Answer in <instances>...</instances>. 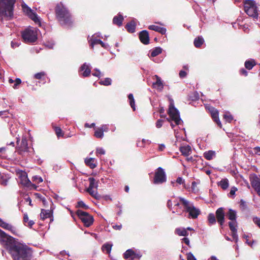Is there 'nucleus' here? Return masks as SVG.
Returning a JSON list of instances; mask_svg holds the SVG:
<instances>
[{
  "label": "nucleus",
  "instance_id": "f257e3e1",
  "mask_svg": "<svg viewBox=\"0 0 260 260\" xmlns=\"http://www.w3.org/2000/svg\"><path fill=\"white\" fill-rule=\"evenodd\" d=\"M0 243L7 250L13 260H34L30 247L20 242L0 229Z\"/></svg>",
  "mask_w": 260,
  "mask_h": 260
},
{
  "label": "nucleus",
  "instance_id": "f03ea898",
  "mask_svg": "<svg viewBox=\"0 0 260 260\" xmlns=\"http://www.w3.org/2000/svg\"><path fill=\"white\" fill-rule=\"evenodd\" d=\"M56 18L62 26H71L73 23L72 16L69 11L61 3L56 5L55 8Z\"/></svg>",
  "mask_w": 260,
  "mask_h": 260
},
{
  "label": "nucleus",
  "instance_id": "7ed1b4c3",
  "mask_svg": "<svg viewBox=\"0 0 260 260\" xmlns=\"http://www.w3.org/2000/svg\"><path fill=\"white\" fill-rule=\"evenodd\" d=\"M16 0H0V17L9 20L13 17Z\"/></svg>",
  "mask_w": 260,
  "mask_h": 260
},
{
  "label": "nucleus",
  "instance_id": "20e7f679",
  "mask_svg": "<svg viewBox=\"0 0 260 260\" xmlns=\"http://www.w3.org/2000/svg\"><path fill=\"white\" fill-rule=\"evenodd\" d=\"M178 199L183 206V211L188 213V218H197L201 213L200 209L196 207L192 202L182 197H179Z\"/></svg>",
  "mask_w": 260,
  "mask_h": 260
},
{
  "label": "nucleus",
  "instance_id": "39448f33",
  "mask_svg": "<svg viewBox=\"0 0 260 260\" xmlns=\"http://www.w3.org/2000/svg\"><path fill=\"white\" fill-rule=\"evenodd\" d=\"M16 143V151L19 154L22 156L29 155L30 148L28 146L27 140L25 137H22L21 141L19 138H17Z\"/></svg>",
  "mask_w": 260,
  "mask_h": 260
},
{
  "label": "nucleus",
  "instance_id": "423d86ee",
  "mask_svg": "<svg viewBox=\"0 0 260 260\" xmlns=\"http://www.w3.org/2000/svg\"><path fill=\"white\" fill-rule=\"evenodd\" d=\"M244 11L250 17L257 18L258 17L257 7L255 2L253 0H246L244 3Z\"/></svg>",
  "mask_w": 260,
  "mask_h": 260
},
{
  "label": "nucleus",
  "instance_id": "0eeeda50",
  "mask_svg": "<svg viewBox=\"0 0 260 260\" xmlns=\"http://www.w3.org/2000/svg\"><path fill=\"white\" fill-rule=\"evenodd\" d=\"M168 113L170 116V118H167L168 121H174L176 125L181 124L182 120L180 117L179 111L175 108L173 100L170 102Z\"/></svg>",
  "mask_w": 260,
  "mask_h": 260
},
{
  "label": "nucleus",
  "instance_id": "6e6552de",
  "mask_svg": "<svg viewBox=\"0 0 260 260\" xmlns=\"http://www.w3.org/2000/svg\"><path fill=\"white\" fill-rule=\"evenodd\" d=\"M22 37L25 43H34L38 38L37 31L32 28H26L22 32Z\"/></svg>",
  "mask_w": 260,
  "mask_h": 260
},
{
  "label": "nucleus",
  "instance_id": "1a4fd4ad",
  "mask_svg": "<svg viewBox=\"0 0 260 260\" xmlns=\"http://www.w3.org/2000/svg\"><path fill=\"white\" fill-rule=\"evenodd\" d=\"M88 180L89 181V185L86 189V191L94 199L96 200L101 199V196L98 193L96 190L98 187V182L92 177L89 178Z\"/></svg>",
  "mask_w": 260,
  "mask_h": 260
},
{
  "label": "nucleus",
  "instance_id": "9d476101",
  "mask_svg": "<svg viewBox=\"0 0 260 260\" xmlns=\"http://www.w3.org/2000/svg\"><path fill=\"white\" fill-rule=\"evenodd\" d=\"M76 214L85 226L89 227L93 224L94 221L93 217L87 212L81 210H78L76 212Z\"/></svg>",
  "mask_w": 260,
  "mask_h": 260
},
{
  "label": "nucleus",
  "instance_id": "9b49d317",
  "mask_svg": "<svg viewBox=\"0 0 260 260\" xmlns=\"http://www.w3.org/2000/svg\"><path fill=\"white\" fill-rule=\"evenodd\" d=\"M166 181L167 176L164 169L158 167L155 171L153 183L155 184H160Z\"/></svg>",
  "mask_w": 260,
  "mask_h": 260
},
{
  "label": "nucleus",
  "instance_id": "f8f14e48",
  "mask_svg": "<svg viewBox=\"0 0 260 260\" xmlns=\"http://www.w3.org/2000/svg\"><path fill=\"white\" fill-rule=\"evenodd\" d=\"M22 7L23 11L35 23L40 24V20L36 13H34L32 10L26 4H22Z\"/></svg>",
  "mask_w": 260,
  "mask_h": 260
},
{
  "label": "nucleus",
  "instance_id": "ddd939ff",
  "mask_svg": "<svg viewBox=\"0 0 260 260\" xmlns=\"http://www.w3.org/2000/svg\"><path fill=\"white\" fill-rule=\"evenodd\" d=\"M215 216L218 223L221 226H222L225 221V212L224 208L222 207L218 208L215 212Z\"/></svg>",
  "mask_w": 260,
  "mask_h": 260
},
{
  "label": "nucleus",
  "instance_id": "4468645a",
  "mask_svg": "<svg viewBox=\"0 0 260 260\" xmlns=\"http://www.w3.org/2000/svg\"><path fill=\"white\" fill-rule=\"evenodd\" d=\"M209 110L214 121L217 123L220 128H221L222 124L219 118V113L218 110L212 107H211Z\"/></svg>",
  "mask_w": 260,
  "mask_h": 260
},
{
  "label": "nucleus",
  "instance_id": "2eb2a0df",
  "mask_svg": "<svg viewBox=\"0 0 260 260\" xmlns=\"http://www.w3.org/2000/svg\"><path fill=\"white\" fill-rule=\"evenodd\" d=\"M0 226L2 228L10 231L13 234L17 235V230L16 228L12 224L5 222L0 218Z\"/></svg>",
  "mask_w": 260,
  "mask_h": 260
},
{
  "label": "nucleus",
  "instance_id": "dca6fc26",
  "mask_svg": "<svg viewBox=\"0 0 260 260\" xmlns=\"http://www.w3.org/2000/svg\"><path fill=\"white\" fill-rule=\"evenodd\" d=\"M153 79H156V81L152 84L153 87L158 91H162L164 88V84L161 78L155 75L153 77Z\"/></svg>",
  "mask_w": 260,
  "mask_h": 260
},
{
  "label": "nucleus",
  "instance_id": "f3484780",
  "mask_svg": "<svg viewBox=\"0 0 260 260\" xmlns=\"http://www.w3.org/2000/svg\"><path fill=\"white\" fill-rule=\"evenodd\" d=\"M250 182L252 187L257 191L260 196V179L255 175L250 179Z\"/></svg>",
  "mask_w": 260,
  "mask_h": 260
},
{
  "label": "nucleus",
  "instance_id": "a211bd4d",
  "mask_svg": "<svg viewBox=\"0 0 260 260\" xmlns=\"http://www.w3.org/2000/svg\"><path fill=\"white\" fill-rule=\"evenodd\" d=\"M139 39L144 44H148L149 43L148 32L147 30H142L139 34Z\"/></svg>",
  "mask_w": 260,
  "mask_h": 260
},
{
  "label": "nucleus",
  "instance_id": "6ab92c4d",
  "mask_svg": "<svg viewBox=\"0 0 260 260\" xmlns=\"http://www.w3.org/2000/svg\"><path fill=\"white\" fill-rule=\"evenodd\" d=\"M52 216L53 212L52 210L42 209L41 212L40 213V217L43 220H45L46 218H51L50 220L52 221Z\"/></svg>",
  "mask_w": 260,
  "mask_h": 260
},
{
  "label": "nucleus",
  "instance_id": "aec40b11",
  "mask_svg": "<svg viewBox=\"0 0 260 260\" xmlns=\"http://www.w3.org/2000/svg\"><path fill=\"white\" fill-rule=\"evenodd\" d=\"M179 150L182 154L185 156L189 155L191 153V148L188 145L182 146L180 147Z\"/></svg>",
  "mask_w": 260,
  "mask_h": 260
},
{
  "label": "nucleus",
  "instance_id": "412c9836",
  "mask_svg": "<svg viewBox=\"0 0 260 260\" xmlns=\"http://www.w3.org/2000/svg\"><path fill=\"white\" fill-rule=\"evenodd\" d=\"M81 71H83L82 76L84 77H88L90 75L91 73V69L90 68L89 64L84 63L80 68Z\"/></svg>",
  "mask_w": 260,
  "mask_h": 260
},
{
  "label": "nucleus",
  "instance_id": "4be33fe9",
  "mask_svg": "<svg viewBox=\"0 0 260 260\" xmlns=\"http://www.w3.org/2000/svg\"><path fill=\"white\" fill-rule=\"evenodd\" d=\"M148 28L150 30L158 32L162 35L165 34L166 32V29L165 27H161L155 25H149Z\"/></svg>",
  "mask_w": 260,
  "mask_h": 260
},
{
  "label": "nucleus",
  "instance_id": "5701e85b",
  "mask_svg": "<svg viewBox=\"0 0 260 260\" xmlns=\"http://www.w3.org/2000/svg\"><path fill=\"white\" fill-rule=\"evenodd\" d=\"M96 44H100L102 47L104 48H107V45L105 44L103 41L101 40L92 38L91 39V43L90 46L92 48H93L94 45Z\"/></svg>",
  "mask_w": 260,
  "mask_h": 260
},
{
  "label": "nucleus",
  "instance_id": "b1692460",
  "mask_svg": "<svg viewBox=\"0 0 260 260\" xmlns=\"http://www.w3.org/2000/svg\"><path fill=\"white\" fill-rule=\"evenodd\" d=\"M226 216L231 221L236 220L237 212L235 210L230 209L226 213Z\"/></svg>",
  "mask_w": 260,
  "mask_h": 260
},
{
  "label": "nucleus",
  "instance_id": "393cba45",
  "mask_svg": "<svg viewBox=\"0 0 260 260\" xmlns=\"http://www.w3.org/2000/svg\"><path fill=\"white\" fill-rule=\"evenodd\" d=\"M203 156L207 160H210L215 157L216 153L214 151L209 150L205 152Z\"/></svg>",
  "mask_w": 260,
  "mask_h": 260
},
{
  "label": "nucleus",
  "instance_id": "a878e982",
  "mask_svg": "<svg viewBox=\"0 0 260 260\" xmlns=\"http://www.w3.org/2000/svg\"><path fill=\"white\" fill-rule=\"evenodd\" d=\"M123 20V16L119 14L117 16H115L113 19V23L114 24H116L119 26H120L122 24V21Z\"/></svg>",
  "mask_w": 260,
  "mask_h": 260
},
{
  "label": "nucleus",
  "instance_id": "bb28decb",
  "mask_svg": "<svg viewBox=\"0 0 260 260\" xmlns=\"http://www.w3.org/2000/svg\"><path fill=\"white\" fill-rule=\"evenodd\" d=\"M112 246V244L106 243L102 246V250L104 253L109 254L111 252Z\"/></svg>",
  "mask_w": 260,
  "mask_h": 260
},
{
  "label": "nucleus",
  "instance_id": "cd10ccee",
  "mask_svg": "<svg viewBox=\"0 0 260 260\" xmlns=\"http://www.w3.org/2000/svg\"><path fill=\"white\" fill-rule=\"evenodd\" d=\"M125 28L129 32H134L136 28L135 22L134 21H131L127 23L125 26Z\"/></svg>",
  "mask_w": 260,
  "mask_h": 260
},
{
  "label": "nucleus",
  "instance_id": "c85d7f7f",
  "mask_svg": "<svg viewBox=\"0 0 260 260\" xmlns=\"http://www.w3.org/2000/svg\"><path fill=\"white\" fill-rule=\"evenodd\" d=\"M94 161L95 159L93 158H86L85 159V163L91 169H94L96 167V165Z\"/></svg>",
  "mask_w": 260,
  "mask_h": 260
},
{
  "label": "nucleus",
  "instance_id": "c756f323",
  "mask_svg": "<svg viewBox=\"0 0 260 260\" xmlns=\"http://www.w3.org/2000/svg\"><path fill=\"white\" fill-rule=\"evenodd\" d=\"M175 233L180 236H187L188 235V232L185 228H177L175 231Z\"/></svg>",
  "mask_w": 260,
  "mask_h": 260
},
{
  "label": "nucleus",
  "instance_id": "7c9ffc66",
  "mask_svg": "<svg viewBox=\"0 0 260 260\" xmlns=\"http://www.w3.org/2000/svg\"><path fill=\"white\" fill-rule=\"evenodd\" d=\"M204 40L202 37H198L195 38L193 44L196 47L200 48L204 43Z\"/></svg>",
  "mask_w": 260,
  "mask_h": 260
},
{
  "label": "nucleus",
  "instance_id": "2f4dec72",
  "mask_svg": "<svg viewBox=\"0 0 260 260\" xmlns=\"http://www.w3.org/2000/svg\"><path fill=\"white\" fill-rule=\"evenodd\" d=\"M209 225L215 224L216 222V216L213 213H209L207 217Z\"/></svg>",
  "mask_w": 260,
  "mask_h": 260
},
{
  "label": "nucleus",
  "instance_id": "473e14b6",
  "mask_svg": "<svg viewBox=\"0 0 260 260\" xmlns=\"http://www.w3.org/2000/svg\"><path fill=\"white\" fill-rule=\"evenodd\" d=\"M124 257L125 258H128L131 257L132 259H134L135 258V253L133 250L131 249H128L126 250L125 252L124 253Z\"/></svg>",
  "mask_w": 260,
  "mask_h": 260
},
{
  "label": "nucleus",
  "instance_id": "72a5a7b5",
  "mask_svg": "<svg viewBox=\"0 0 260 260\" xmlns=\"http://www.w3.org/2000/svg\"><path fill=\"white\" fill-rule=\"evenodd\" d=\"M162 52V49L159 47H155L151 50V56L155 57Z\"/></svg>",
  "mask_w": 260,
  "mask_h": 260
},
{
  "label": "nucleus",
  "instance_id": "f704fd0d",
  "mask_svg": "<svg viewBox=\"0 0 260 260\" xmlns=\"http://www.w3.org/2000/svg\"><path fill=\"white\" fill-rule=\"evenodd\" d=\"M255 65V62L254 60H246L245 62V67L247 70H251Z\"/></svg>",
  "mask_w": 260,
  "mask_h": 260
},
{
  "label": "nucleus",
  "instance_id": "c9c22d12",
  "mask_svg": "<svg viewBox=\"0 0 260 260\" xmlns=\"http://www.w3.org/2000/svg\"><path fill=\"white\" fill-rule=\"evenodd\" d=\"M223 189H226L229 187L228 180L226 179H222L218 184Z\"/></svg>",
  "mask_w": 260,
  "mask_h": 260
},
{
  "label": "nucleus",
  "instance_id": "e433bc0d",
  "mask_svg": "<svg viewBox=\"0 0 260 260\" xmlns=\"http://www.w3.org/2000/svg\"><path fill=\"white\" fill-rule=\"evenodd\" d=\"M112 80L110 78H106L99 82V84L102 85L109 86L111 84Z\"/></svg>",
  "mask_w": 260,
  "mask_h": 260
},
{
  "label": "nucleus",
  "instance_id": "4c0bfd02",
  "mask_svg": "<svg viewBox=\"0 0 260 260\" xmlns=\"http://www.w3.org/2000/svg\"><path fill=\"white\" fill-rule=\"evenodd\" d=\"M229 226L231 232L237 231L236 226H237V223L236 220L230 221L229 222Z\"/></svg>",
  "mask_w": 260,
  "mask_h": 260
},
{
  "label": "nucleus",
  "instance_id": "58836bf2",
  "mask_svg": "<svg viewBox=\"0 0 260 260\" xmlns=\"http://www.w3.org/2000/svg\"><path fill=\"white\" fill-rule=\"evenodd\" d=\"M128 98L129 100V104H130L131 107L132 108L133 110L135 111L136 109V108H135V100H134L133 94L132 93L129 94L128 95Z\"/></svg>",
  "mask_w": 260,
  "mask_h": 260
},
{
  "label": "nucleus",
  "instance_id": "ea45409f",
  "mask_svg": "<svg viewBox=\"0 0 260 260\" xmlns=\"http://www.w3.org/2000/svg\"><path fill=\"white\" fill-rule=\"evenodd\" d=\"M94 136L97 138H103L104 137V132L99 127L94 132Z\"/></svg>",
  "mask_w": 260,
  "mask_h": 260
},
{
  "label": "nucleus",
  "instance_id": "a19ab883",
  "mask_svg": "<svg viewBox=\"0 0 260 260\" xmlns=\"http://www.w3.org/2000/svg\"><path fill=\"white\" fill-rule=\"evenodd\" d=\"M223 118L228 122H231L233 119L232 115L230 113H225L224 114Z\"/></svg>",
  "mask_w": 260,
  "mask_h": 260
},
{
  "label": "nucleus",
  "instance_id": "79ce46f5",
  "mask_svg": "<svg viewBox=\"0 0 260 260\" xmlns=\"http://www.w3.org/2000/svg\"><path fill=\"white\" fill-rule=\"evenodd\" d=\"M77 207H79V208H84V209H87L89 208L88 206L87 205H86L82 201L78 202Z\"/></svg>",
  "mask_w": 260,
  "mask_h": 260
},
{
  "label": "nucleus",
  "instance_id": "37998d69",
  "mask_svg": "<svg viewBox=\"0 0 260 260\" xmlns=\"http://www.w3.org/2000/svg\"><path fill=\"white\" fill-rule=\"evenodd\" d=\"M54 130L55 131L56 135L58 137H60L63 136V134L62 133V130L60 127H55Z\"/></svg>",
  "mask_w": 260,
  "mask_h": 260
},
{
  "label": "nucleus",
  "instance_id": "c03bdc74",
  "mask_svg": "<svg viewBox=\"0 0 260 260\" xmlns=\"http://www.w3.org/2000/svg\"><path fill=\"white\" fill-rule=\"evenodd\" d=\"M45 75L44 72L38 73L34 75L35 78L37 79H41Z\"/></svg>",
  "mask_w": 260,
  "mask_h": 260
},
{
  "label": "nucleus",
  "instance_id": "a18cd8bd",
  "mask_svg": "<svg viewBox=\"0 0 260 260\" xmlns=\"http://www.w3.org/2000/svg\"><path fill=\"white\" fill-rule=\"evenodd\" d=\"M164 122V120L162 119H158L156 122V127L158 128H160Z\"/></svg>",
  "mask_w": 260,
  "mask_h": 260
},
{
  "label": "nucleus",
  "instance_id": "49530a36",
  "mask_svg": "<svg viewBox=\"0 0 260 260\" xmlns=\"http://www.w3.org/2000/svg\"><path fill=\"white\" fill-rule=\"evenodd\" d=\"M15 84H14V85L13 86V87L15 89H16L17 88V86L18 85H19V84H21V80L19 78H16L15 80Z\"/></svg>",
  "mask_w": 260,
  "mask_h": 260
},
{
  "label": "nucleus",
  "instance_id": "de8ad7c7",
  "mask_svg": "<svg viewBox=\"0 0 260 260\" xmlns=\"http://www.w3.org/2000/svg\"><path fill=\"white\" fill-rule=\"evenodd\" d=\"M33 181H35L37 183L39 184L43 182V179L41 177L34 176L33 177Z\"/></svg>",
  "mask_w": 260,
  "mask_h": 260
},
{
  "label": "nucleus",
  "instance_id": "09e8293b",
  "mask_svg": "<svg viewBox=\"0 0 260 260\" xmlns=\"http://www.w3.org/2000/svg\"><path fill=\"white\" fill-rule=\"evenodd\" d=\"M187 260H197L191 252L187 254Z\"/></svg>",
  "mask_w": 260,
  "mask_h": 260
},
{
  "label": "nucleus",
  "instance_id": "8fccbe9b",
  "mask_svg": "<svg viewBox=\"0 0 260 260\" xmlns=\"http://www.w3.org/2000/svg\"><path fill=\"white\" fill-rule=\"evenodd\" d=\"M253 221L260 228V218L255 217L253 218Z\"/></svg>",
  "mask_w": 260,
  "mask_h": 260
},
{
  "label": "nucleus",
  "instance_id": "3c124183",
  "mask_svg": "<svg viewBox=\"0 0 260 260\" xmlns=\"http://www.w3.org/2000/svg\"><path fill=\"white\" fill-rule=\"evenodd\" d=\"M103 132H108L109 128H108V125L106 124L102 125L100 127H99Z\"/></svg>",
  "mask_w": 260,
  "mask_h": 260
},
{
  "label": "nucleus",
  "instance_id": "603ef678",
  "mask_svg": "<svg viewBox=\"0 0 260 260\" xmlns=\"http://www.w3.org/2000/svg\"><path fill=\"white\" fill-rule=\"evenodd\" d=\"M96 153L101 155L105 154V151L102 148H98L96 149Z\"/></svg>",
  "mask_w": 260,
  "mask_h": 260
},
{
  "label": "nucleus",
  "instance_id": "864d4df0",
  "mask_svg": "<svg viewBox=\"0 0 260 260\" xmlns=\"http://www.w3.org/2000/svg\"><path fill=\"white\" fill-rule=\"evenodd\" d=\"M95 72L92 73V75L100 78L101 77V73L99 70L95 69Z\"/></svg>",
  "mask_w": 260,
  "mask_h": 260
},
{
  "label": "nucleus",
  "instance_id": "5fc2aeb1",
  "mask_svg": "<svg viewBox=\"0 0 260 260\" xmlns=\"http://www.w3.org/2000/svg\"><path fill=\"white\" fill-rule=\"evenodd\" d=\"M176 182L179 184H182L184 183V180L181 177H178L176 179Z\"/></svg>",
  "mask_w": 260,
  "mask_h": 260
},
{
  "label": "nucleus",
  "instance_id": "6e6d98bb",
  "mask_svg": "<svg viewBox=\"0 0 260 260\" xmlns=\"http://www.w3.org/2000/svg\"><path fill=\"white\" fill-rule=\"evenodd\" d=\"M237 190V189L235 187H233L231 189L230 194L232 196H233L235 194L236 191Z\"/></svg>",
  "mask_w": 260,
  "mask_h": 260
},
{
  "label": "nucleus",
  "instance_id": "4d7b16f0",
  "mask_svg": "<svg viewBox=\"0 0 260 260\" xmlns=\"http://www.w3.org/2000/svg\"><path fill=\"white\" fill-rule=\"evenodd\" d=\"M186 76V72L184 71H180L179 72V76L181 78H184Z\"/></svg>",
  "mask_w": 260,
  "mask_h": 260
},
{
  "label": "nucleus",
  "instance_id": "13d9d810",
  "mask_svg": "<svg viewBox=\"0 0 260 260\" xmlns=\"http://www.w3.org/2000/svg\"><path fill=\"white\" fill-rule=\"evenodd\" d=\"M237 230L235 232H232V236H233V238L236 240V241L238 240V235H237Z\"/></svg>",
  "mask_w": 260,
  "mask_h": 260
},
{
  "label": "nucleus",
  "instance_id": "bf43d9fd",
  "mask_svg": "<svg viewBox=\"0 0 260 260\" xmlns=\"http://www.w3.org/2000/svg\"><path fill=\"white\" fill-rule=\"evenodd\" d=\"M240 73L241 75L246 76L247 75V72L244 69H241L240 70Z\"/></svg>",
  "mask_w": 260,
  "mask_h": 260
},
{
  "label": "nucleus",
  "instance_id": "052dcab7",
  "mask_svg": "<svg viewBox=\"0 0 260 260\" xmlns=\"http://www.w3.org/2000/svg\"><path fill=\"white\" fill-rule=\"evenodd\" d=\"M25 201L27 203H28V204L30 206H32V205L31 204V199L29 197H27L25 198Z\"/></svg>",
  "mask_w": 260,
  "mask_h": 260
},
{
  "label": "nucleus",
  "instance_id": "680f3d73",
  "mask_svg": "<svg viewBox=\"0 0 260 260\" xmlns=\"http://www.w3.org/2000/svg\"><path fill=\"white\" fill-rule=\"evenodd\" d=\"M29 221L28 220V217L27 216V214L26 213L24 214V216H23V222H24V223L25 224L26 223H27L28 221Z\"/></svg>",
  "mask_w": 260,
  "mask_h": 260
},
{
  "label": "nucleus",
  "instance_id": "e2e57ef3",
  "mask_svg": "<svg viewBox=\"0 0 260 260\" xmlns=\"http://www.w3.org/2000/svg\"><path fill=\"white\" fill-rule=\"evenodd\" d=\"M172 205L173 203L172 200H169L167 202V207L171 209L172 207Z\"/></svg>",
  "mask_w": 260,
  "mask_h": 260
},
{
  "label": "nucleus",
  "instance_id": "0e129e2a",
  "mask_svg": "<svg viewBox=\"0 0 260 260\" xmlns=\"http://www.w3.org/2000/svg\"><path fill=\"white\" fill-rule=\"evenodd\" d=\"M113 228L116 230H120L122 228V225L121 224L119 225H115L113 226Z\"/></svg>",
  "mask_w": 260,
  "mask_h": 260
},
{
  "label": "nucleus",
  "instance_id": "69168bd1",
  "mask_svg": "<svg viewBox=\"0 0 260 260\" xmlns=\"http://www.w3.org/2000/svg\"><path fill=\"white\" fill-rule=\"evenodd\" d=\"M84 126L85 127L91 128V127H93L95 126V123H92L89 124L88 123H86L85 124Z\"/></svg>",
  "mask_w": 260,
  "mask_h": 260
},
{
  "label": "nucleus",
  "instance_id": "338daca9",
  "mask_svg": "<svg viewBox=\"0 0 260 260\" xmlns=\"http://www.w3.org/2000/svg\"><path fill=\"white\" fill-rule=\"evenodd\" d=\"M254 150L255 151V154L260 155V147H255V148H254Z\"/></svg>",
  "mask_w": 260,
  "mask_h": 260
},
{
  "label": "nucleus",
  "instance_id": "774afa93",
  "mask_svg": "<svg viewBox=\"0 0 260 260\" xmlns=\"http://www.w3.org/2000/svg\"><path fill=\"white\" fill-rule=\"evenodd\" d=\"M182 241L187 245L189 244V240L188 238L184 237L182 239Z\"/></svg>",
  "mask_w": 260,
  "mask_h": 260
}]
</instances>
